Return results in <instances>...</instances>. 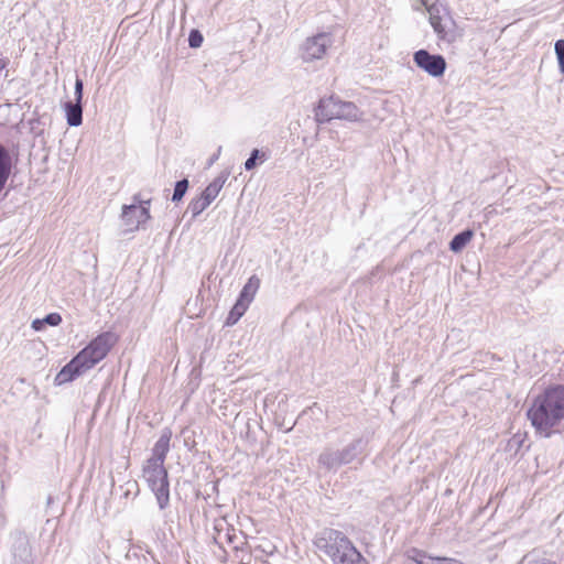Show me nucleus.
Masks as SVG:
<instances>
[{"mask_svg":"<svg viewBox=\"0 0 564 564\" xmlns=\"http://www.w3.org/2000/svg\"><path fill=\"white\" fill-rule=\"evenodd\" d=\"M118 336L113 332H105L94 338L56 375L54 382L57 386L73 381L75 378L93 369L106 358L117 344Z\"/></svg>","mask_w":564,"mask_h":564,"instance_id":"f257e3e1","label":"nucleus"},{"mask_svg":"<svg viewBox=\"0 0 564 564\" xmlns=\"http://www.w3.org/2000/svg\"><path fill=\"white\" fill-rule=\"evenodd\" d=\"M527 415L538 433L549 436L564 420V387L550 388L538 395Z\"/></svg>","mask_w":564,"mask_h":564,"instance_id":"f03ea898","label":"nucleus"},{"mask_svg":"<svg viewBox=\"0 0 564 564\" xmlns=\"http://www.w3.org/2000/svg\"><path fill=\"white\" fill-rule=\"evenodd\" d=\"M170 437L161 436L155 443L152 457H150L142 470V477L154 494L160 509H165L170 503V485L164 460L169 452Z\"/></svg>","mask_w":564,"mask_h":564,"instance_id":"7ed1b4c3","label":"nucleus"},{"mask_svg":"<svg viewBox=\"0 0 564 564\" xmlns=\"http://www.w3.org/2000/svg\"><path fill=\"white\" fill-rule=\"evenodd\" d=\"M315 545L329 556L334 564H364L361 554L340 531L323 530L315 539Z\"/></svg>","mask_w":564,"mask_h":564,"instance_id":"20e7f679","label":"nucleus"},{"mask_svg":"<svg viewBox=\"0 0 564 564\" xmlns=\"http://www.w3.org/2000/svg\"><path fill=\"white\" fill-rule=\"evenodd\" d=\"M411 6L415 11H427L430 24L441 40H453L452 25L454 22L442 2L438 0H412Z\"/></svg>","mask_w":564,"mask_h":564,"instance_id":"39448f33","label":"nucleus"},{"mask_svg":"<svg viewBox=\"0 0 564 564\" xmlns=\"http://www.w3.org/2000/svg\"><path fill=\"white\" fill-rule=\"evenodd\" d=\"M316 119L319 122H327L333 119L358 122L364 120V112L354 102L329 97L319 101L316 109Z\"/></svg>","mask_w":564,"mask_h":564,"instance_id":"423d86ee","label":"nucleus"},{"mask_svg":"<svg viewBox=\"0 0 564 564\" xmlns=\"http://www.w3.org/2000/svg\"><path fill=\"white\" fill-rule=\"evenodd\" d=\"M360 440L349 443L344 448L326 447L318 456V465L326 470H337L351 463L360 453Z\"/></svg>","mask_w":564,"mask_h":564,"instance_id":"0eeeda50","label":"nucleus"},{"mask_svg":"<svg viewBox=\"0 0 564 564\" xmlns=\"http://www.w3.org/2000/svg\"><path fill=\"white\" fill-rule=\"evenodd\" d=\"M228 176V172H221L206 186L199 196L189 202L187 212L192 214L193 218L199 216L216 199Z\"/></svg>","mask_w":564,"mask_h":564,"instance_id":"6e6552de","label":"nucleus"},{"mask_svg":"<svg viewBox=\"0 0 564 564\" xmlns=\"http://www.w3.org/2000/svg\"><path fill=\"white\" fill-rule=\"evenodd\" d=\"M333 36L329 33H318L307 37L300 47V56L303 62L311 63L322 59L327 50L333 45Z\"/></svg>","mask_w":564,"mask_h":564,"instance_id":"1a4fd4ad","label":"nucleus"},{"mask_svg":"<svg viewBox=\"0 0 564 564\" xmlns=\"http://www.w3.org/2000/svg\"><path fill=\"white\" fill-rule=\"evenodd\" d=\"M150 200H144L140 205H124L122 207L121 218L127 231H134L150 219Z\"/></svg>","mask_w":564,"mask_h":564,"instance_id":"9d476101","label":"nucleus"},{"mask_svg":"<svg viewBox=\"0 0 564 564\" xmlns=\"http://www.w3.org/2000/svg\"><path fill=\"white\" fill-rule=\"evenodd\" d=\"M415 65L432 77H440L446 69V62L442 55H434L426 50H419L413 55Z\"/></svg>","mask_w":564,"mask_h":564,"instance_id":"9b49d317","label":"nucleus"},{"mask_svg":"<svg viewBox=\"0 0 564 564\" xmlns=\"http://www.w3.org/2000/svg\"><path fill=\"white\" fill-rule=\"evenodd\" d=\"M75 102H66L65 111L67 123L70 127H78L83 121V108H82V98H83V82L77 78L75 82Z\"/></svg>","mask_w":564,"mask_h":564,"instance_id":"f8f14e48","label":"nucleus"},{"mask_svg":"<svg viewBox=\"0 0 564 564\" xmlns=\"http://www.w3.org/2000/svg\"><path fill=\"white\" fill-rule=\"evenodd\" d=\"M260 288V279L257 275H252L249 278L248 282L242 288L238 301L250 305L253 301L258 290Z\"/></svg>","mask_w":564,"mask_h":564,"instance_id":"ddd939ff","label":"nucleus"},{"mask_svg":"<svg viewBox=\"0 0 564 564\" xmlns=\"http://www.w3.org/2000/svg\"><path fill=\"white\" fill-rule=\"evenodd\" d=\"M12 162L9 152L0 144V192L4 188L10 176Z\"/></svg>","mask_w":564,"mask_h":564,"instance_id":"4468645a","label":"nucleus"},{"mask_svg":"<svg viewBox=\"0 0 564 564\" xmlns=\"http://www.w3.org/2000/svg\"><path fill=\"white\" fill-rule=\"evenodd\" d=\"M473 237L474 232L471 230H465L463 232H459L452 239L449 243V249L453 252H460L470 242Z\"/></svg>","mask_w":564,"mask_h":564,"instance_id":"2eb2a0df","label":"nucleus"},{"mask_svg":"<svg viewBox=\"0 0 564 564\" xmlns=\"http://www.w3.org/2000/svg\"><path fill=\"white\" fill-rule=\"evenodd\" d=\"M519 564H556V562L549 558L543 552L533 550L527 553Z\"/></svg>","mask_w":564,"mask_h":564,"instance_id":"dca6fc26","label":"nucleus"},{"mask_svg":"<svg viewBox=\"0 0 564 564\" xmlns=\"http://www.w3.org/2000/svg\"><path fill=\"white\" fill-rule=\"evenodd\" d=\"M248 307L249 305L237 300L236 304L234 305V307L231 308L227 316L226 325H235L240 319V317L246 313Z\"/></svg>","mask_w":564,"mask_h":564,"instance_id":"f3484780","label":"nucleus"},{"mask_svg":"<svg viewBox=\"0 0 564 564\" xmlns=\"http://www.w3.org/2000/svg\"><path fill=\"white\" fill-rule=\"evenodd\" d=\"M267 159H268V156H267L265 152L254 149L251 152L250 158L245 162V169L247 171H251L256 167L258 161H259V163H263L267 161Z\"/></svg>","mask_w":564,"mask_h":564,"instance_id":"a211bd4d","label":"nucleus"},{"mask_svg":"<svg viewBox=\"0 0 564 564\" xmlns=\"http://www.w3.org/2000/svg\"><path fill=\"white\" fill-rule=\"evenodd\" d=\"M188 188V181L186 178L182 180V181H178L176 184H175V188H174V193H173V202H180L186 191Z\"/></svg>","mask_w":564,"mask_h":564,"instance_id":"6ab92c4d","label":"nucleus"},{"mask_svg":"<svg viewBox=\"0 0 564 564\" xmlns=\"http://www.w3.org/2000/svg\"><path fill=\"white\" fill-rule=\"evenodd\" d=\"M555 53L558 59V66L562 74H564V40L555 42Z\"/></svg>","mask_w":564,"mask_h":564,"instance_id":"aec40b11","label":"nucleus"},{"mask_svg":"<svg viewBox=\"0 0 564 564\" xmlns=\"http://www.w3.org/2000/svg\"><path fill=\"white\" fill-rule=\"evenodd\" d=\"M191 47H199L203 43V36L198 31H192L188 37Z\"/></svg>","mask_w":564,"mask_h":564,"instance_id":"412c9836","label":"nucleus"},{"mask_svg":"<svg viewBox=\"0 0 564 564\" xmlns=\"http://www.w3.org/2000/svg\"><path fill=\"white\" fill-rule=\"evenodd\" d=\"M62 322V317L57 313H51L44 318V323L51 326H57Z\"/></svg>","mask_w":564,"mask_h":564,"instance_id":"4be33fe9","label":"nucleus"},{"mask_svg":"<svg viewBox=\"0 0 564 564\" xmlns=\"http://www.w3.org/2000/svg\"><path fill=\"white\" fill-rule=\"evenodd\" d=\"M433 564H464L460 561L454 560V558H444V557H436L433 558Z\"/></svg>","mask_w":564,"mask_h":564,"instance_id":"5701e85b","label":"nucleus"},{"mask_svg":"<svg viewBox=\"0 0 564 564\" xmlns=\"http://www.w3.org/2000/svg\"><path fill=\"white\" fill-rule=\"evenodd\" d=\"M45 323H44V318L43 319H34L32 322V328L36 332H40L43 329Z\"/></svg>","mask_w":564,"mask_h":564,"instance_id":"b1692460","label":"nucleus"},{"mask_svg":"<svg viewBox=\"0 0 564 564\" xmlns=\"http://www.w3.org/2000/svg\"><path fill=\"white\" fill-rule=\"evenodd\" d=\"M7 66V61L3 58H0V70H2Z\"/></svg>","mask_w":564,"mask_h":564,"instance_id":"393cba45","label":"nucleus"}]
</instances>
